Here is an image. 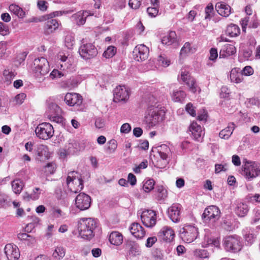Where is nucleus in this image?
<instances>
[{
  "instance_id": "nucleus-60",
  "label": "nucleus",
  "mask_w": 260,
  "mask_h": 260,
  "mask_svg": "<svg viewBox=\"0 0 260 260\" xmlns=\"http://www.w3.org/2000/svg\"><path fill=\"white\" fill-rule=\"evenodd\" d=\"M254 73L253 69L251 67L247 66L245 67L243 70H242V75L245 76H250L252 75Z\"/></svg>"
},
{
  "instance_id": "nucleus-51",
  "label": "nucleus",
  "mask_w": 260,
  "mask_h": 260,
  "mask_svg": "<svg viewBox=\"0 0 260 260\" xmlns=\"http://www.w3.org/2000/svg\"><path fill=\"white\" fill-rule=\"evenodd\" d=\"M52 214L54 218H59L66 215V213L64 212H63L61 209L57 208H54L52 209Z\"/></svg>"
},
{
  "instance_id": "nucleus-32",
  "label": "nucleus",
  "mask_w": 260,
  "mask_h": 260,
  "mask_svg": "<svg viewBox=\"0 0 260 260\" xmlns=\"http://www.w3.org/2000/svg\"><path fill=\"white\" fill-rule=\"evenodd\" d=\"M9 10L19 18H23L26 16V12L19 6L11 4L9 6Z\"/></svg>"
},
{
  "instance_id": "nucleus-63",
  "label": "nucleus",
  "mask_w": 260,
  "mask_h": 260,
  "mask_svg": "<svg viewBox=\"0 0 260 260\" xmlns=\"http://www.w3.org/2000/svg\"><path fill=\"white\" fill-rule=\"evenodd\" d=\"M159 63L164 67H168L170 64V60L162 55L158 57Z\"/></svg>"
},
{
  "instance_id": "nucleus-40",
  "label": "nucleus",
  "mask_w": 260,
  "mask_h": 260,
  "mask_svg": "<svg viewBox=\"0 0 260 260\" xmlns=\"http://www.w3.org/2000/svg\"><path fill=\"white\" fill-rule=\"evenodd\" d=\"M11 185L13 192L16 194H20L23 186L22 181L20 179H16L12 182Z\"/></svg>"
},
{
  "instance_id": "nucleus-23",
  "label": "nucleus",
  "mask_w": 260,
  "mask_h": 260,
  "mask_svg": "<svg viewBox=\"0 0 260 260\" xmlns=\"http://www.w3.org/2000/svg\"><path fill=\"white\" fill-rule=\"evenodd\" d=\"M90 15L88 11H79L72 16V19L78 25H82L85 22L86 18Z\"/></svg>"
},
{
  "instance_id": "nucleus-26",
  "label": "nucleus",
  "mask_w": 260,
  "mask_h": 260,
  "mask_svg": "<svg viewBox=\"0 0 260 260\" xmlns=\"http://www.w3.org/2000/svg\"><path fill=\"white\" fill-rule=\"evenodd\" d=\"M218 13L224 17H228L231 14V7L223 2L217 3L215 6Z\"/></svg>"
},
{
  "instance_id": "nucleus-49",
  "label": "nucleus",
  "mask_w": 260,
  "mask_h": 260,
  "mask_svg": "<svg viewBox=\"0 0 260 260\" xmlns=\"http://www.w3.org/2000/svg\"><path fill=\"white\" fill-rule=\"evenodd\" d=\"M32 219V222L27 224L25 227L26 231L28 232L29 230L33 229L35 227V225L39 223L40 219L36 216L31 217Z\"/></svg>"
},
{
  "instance_id": "nucleus-16",
  "label": "nucleus",
  "mask_w": 260,
  "mask_h": 260,
  "mask_svg": "<svg viewBox=\"0 0 260 260\" xmlns=\"http://www.w3.org/2000/svg\"><path fill=\"white\" fill-rule=\"evenodd\" d=\"M180 79L183 83L187 85L190 91L192 92H195L197 91V85L194 79L185 69L181 70Z\"/></svg>"
},
{
  "instance_id": "nucleus-20",
  "label": "nucleus",
  "mask_w": 260,
  "mask_h": 260,
  "mask_svg": "<svg viewBox=\"0 0 260 260\" xmlns=\"http://www.w3.org/2000/svg\"><path fill=\"white\" fill-rule=\"evenodd\" d=\"M158 236L163 241L170 242L174 239L175 234L171 228L166 226L158 232Z\"/></svg>"
},
{
  "instance_id": "nucleus-31",
  "label": "nucleus",
  "mask_w": 260,
  "mask_h": 260,
  "mask_svg": "<svg viewBox=\"0 0 260 260\" xmlns=\"http://www.w3.org/2000/svg\"><path fill=\"white\" fill-rule=\"evenodd\" d=\"M176 40L177 36L176 32L174 31H171L162 38L161 42L163 44L171 45L175 43Z\"/></svg>"
},
{
  "instance_id": "nucleus-36",
  "label": "nucleus",
  "mask_w": 260,
  "mask_h": 260,
  "mask_svg": "<svg viewBox=\"0 0 260 260\" xmlns=\"http://www.w3.org/2000/svg\"><path fill=\"white\" fill-rule=\"evenodd\" d=\"M66 254L65 248L61 246H57L54 250L52 256L54 260H61L64 256Z\"/></svg>"
},
{
  "instance_id": "nucleus-21",
  "label": "nucleus",
  "mask_w": 260,
  "mask_h": 260,
  "mask_svg": "<svg viewBox=\"0 0 260 260\" xmlns=\"http://www.w3.org/2000/svg\"><path fill=\"white\" fill-rule=\"evenodd\" d=\"M189 131L191 132L193 139L198 141L202 140L204 133L202 131V127L197 122H192L189 127Z\"/></svg>"
},
{
  "instance_id": "nucleus-1",
  "label": "nucleus",
  "mask_w": 260,
  "mask_h": 260,
  "mask_svg": "<svg viewBox=\"0 0 260 260\" xmlns=\"http://www.w3.org/2000/svg\"><path fill=\"white\" fill-rule=\"evenodd\" d=\"M98 226V221L91 218H83L78 223L80 236L84 239L90 240L94 236V231Z\"/></svg>"
},
{
  "instance_id": "nucleus-18",
  "label": "nucleus",
  "mask_w": 260,
  "mask_h": 260,
  "mask_svg": "<svg viewBox=\"0 0 260 260\" xmlns=\"http://www.w3.org/2000/svg\"><path fill=\"white\" fill-rule=\"evenodd\" d=\"M5 253L8 260H18L20 251L18 247L12 244H8L5 247Z\"/></svg>"
},
{
  "instance_id": "nucleus-54",
  "label": "nucleus",
  "mask_w": 260,
  "mask_h": 260,
  "mask_svg": "<svg viewBox=\"0 0 260 260\" xmlns=\"http://www.w3.org/2000/svg\"><path fill=\"white\" fill-rule=\"evenodd\" d=\"M169 160L168 159L166 158V159H161V158L157 160L155 166L157 168L162 169L166 167V166L168 164Z\"/></svg>"
},
{
  "instance_id": "nucleus-57",
  "label": "nucleus",
  "mask_w": 260,
  "mask_h": 260,
  "mask_svg": "<svg viewBox=\"0 0 260 260\" xmlns=\"http://www.w3.org/2000/svg\"><path fill=\"white\" fill-rule=\"evenodd\" d=\"M10 201L11 200L8 196L5 194L0 196V203L2 206H6L8 205Z\"/></svg>"
},
{
  "instance_id": "nucleus-15",
  "label": "nucleus",
  "mask_w": 260,
  "mask_h": 260,
  "mask_svg": "<svg viewBox=\"0 0 260 260\" xmlns=\"http://www.w3.org/2000/svg\"><path fill=\"white\" fill-rule=\"evenodd\" d=\"M113 95L115 102L126 101L129 98V92L126 86H119L114 89Z\"/></svg>"
},
{
  "instance_id": "nucleus-44",
  "label": "nucleus",
  "mask_w": 260,
  "mask_h": 260,
  "mask_svg": "<svg viewBox=\"0 0 260 260\" xmlns=\"http://www.w3.org/2000/svg\"><path fill=\"white\" fill-rule=\"evenodd\" d=\"M155 182L153 179H148L146 180L143 186V190L146 192H149L154 188Z\"/></svg>"
},
{
  "instance_id": "nucleus-2",
  "label": "nucleus",
  "mask_w": 260,
  "mask_h": 260,
  "mask_svg": "<svg viewBox=\"0 0 260 260\" xmlns=\"http://www.w3.org/2000/svg\"><path fill=\"white\" fill-rule=\"evenodd\" d=\"M50 67L48 60L44 57L38 58L34 61V75L39 82L45 79L44 76L49 71Z\"/></svg>"
},
{
  "instance_id": "nucleus-30",
  "label": "nucleus",
  "mask_w": 260,
  "mask_h": 260,
  "mask_svg": "<svg viewBox=\"0 0 260 260\" xmlns=\"http://www.w3.org/2000/svg\"><path fill=\"white\" fill-rule=\"evenodd\" d=\"M235 125L233 122L229 123L228 126L220 131L219 133V137L221 139H228L233 133L235 129Z\"/></svg>"
},
{
  "instance_id": "nucleus-61",
  "label": "nucleus",
  "mask_w": 260,
  "mask_h": 260,
  "mask_svg": "<svg viewBox=\"0 0 260 260\" xmlns=\"http://www.w3.org/2000/svg\"><path fill=\"white\" fill-rule=\"evenodd\" d=\"M26 94L24 93H19L15 97L14 101L17 104H21L26 98Z\"/></svg>"
},
{
  "instance_id": "nucleus-28",
  "label": "nucleus",
  "mask_w": 260,
  "mask_h": 260,
  "mask_svg": "<svg viewBox=\"0 0 260 260\" xmlns=\"http://www.w3.org/2000/svg\"><path fill=\"white\" fill-rule=\"evenodd\" d=\"M37 155L40 157V160L47 159L50 157V153L47 146L39 145L37 149Z\"/></svg>"
},
{
  "instance_id": "nucleus-8",
  "label": "nucleus",
  "mask_w": 260,
  "mask_h": 260,
  "mask_svg": "<svg viewBox=\"0 0 260 260\" xmlns=\"http://www.w3.org/2000/svg\"><path fill=\"white\" fill-rule=\"evenodd\" d=\"M198 235V229L191 225H185L180 231V237L186 243L193 242Z\"/></svg>"
},
{
  "instance_id": "nucleus-47",
  "label": "nucleus",
  "mask_w": 260,
  "mask_h": 260,
  "mask_svg": "<svg viewBox=\"0 0 260 260\" xmlns=\"http://www.w3.org/2000/svg\"><path fill=\"white\" fill-rule=\"evenodd\" d=\"M75 43L74 38L71 35H67L64 39V44L68 48H71Z\"/></svg>"
},
{
  "instance_id": "nucleus-37",
  "label": "nucleus",
  "mask_w": 260,
  "mask_h": 260,
  "mask_svg": "<svg viewBox=\"0 0 260 260\" xmlns=\"http://www.w3.org/2000/svg\"><path fill=\"white\" fill-rule=\"evenodd\" d=\"M240 30L238 25L231 24L226 28V33L231 37L237 36L240 34Z\"/></svg>"
},
{
  "instance_id": "nucleus-34",
  "label": "nucleus",
  "mask_w": 260,
  "mask_h": 260,
  "mask_svg": "<svg viewBox=\"0 0 260 260\" xmlns=\"http://www.w3.org/2000/svg\"><path fill=\"white\" fill-rule=\"evenodd\" d=\"M66 148L68 153L72 154L77 153L81 150L79 143L74 140H70L69 141L68 145L66 146Z\"/></svg>"
},
{
  "instance_id": "nucleus-52",
  "label": "nucleus",
  "mask_w": 260,
  "mask_h": 260,
  "mask_svg": "<svg viewBox=\"0 0 260 260\" xmlns=\"http://www.w3.org/2000/svg\"><path fill=\"white\" fill-rule=\"evenodd\" d=\"M147 161H142L139 166L133 168V171L135 173H140L142 169H146L147 167Z\"/></svg>"
},
{
  "instance_id": "nucleus-25",
  "label": "nucleus",
  "mask_w": 260,
  "mask_h": 260,
  "mask_svg": "<svg viewBox=\"0 0 260 260\" xmlns=\"http://www.w3.org/2000/svg\"><path fill=\"white\" fill-rule=\"evenodd\" d=\"M234 211L239 217H243L247 215L249 211V207L246 203L237 202Z\"/></svg>"
},
{
  "instance_id": "nucleus-39",
  "label": "nucleus",
  "mask_w": 260,
  "mask_h": 260,
  "mask_svg": "<svg viewBox=\"0 0 260 260\" xmlns=\"http://www.w3.org/2000/svg\"><path fill=\"white\" fill-rule=\"evenodd\" d=\"M230 76L231 81L236 83H241L243 80L242 74L238 72L236 69L231 71Z\"/></svg>"
},
{
  "instance_id": "nucleus-22",
  "label": "nucleus",
  "mask_w": 260,
  "mask_h": 260,
  "mask_svg": "<svg viewBox=\"0 0 260 260\" xmlns=\"http://www.w3.org/2000/svg\"><path fill=\"white\" fill-rule=\"evenodd\" d=\"M57 58L61 62L60 64V69L65 70L71 66L73 61L72 58L68 55H66L63 52L59 53L57 55Z\"/></svg>"
},
{
  "instance_id": "nucleus-45",
  "label": "nucleus",
  "mask_w": 260,
  "mask_h": 260,
  "mask_svg": "<svg viewBox=\"0 0 260 260\" xmlns=\"http://www.w3.org/2000/svg\"><path fill=\"white\" fill-rule=\"evenodd\" d=\"M116 52V49L115 47L111 46L107 48L103 53V56L106 58H109L113 57Z\"/></svg>"
},
{
  "instance_id": "nucleus-62",
  "label": "nucleus",
  "mask_w": 260,
  "mask_h": 260,
  "mask_svg": "<svg viewBox=\"0 0 260 260\" xmlns=\"http://www.w3.org/2000/svg\"><path fill=\"white\" fill-rule=\"evenodd\" d=\"M54 194L55 197L58 200L63 199L64 198V193L60 186H58L55 188Z\"/></svg>"
},
{
  "instance_id": "nucleus-7",
  "label": "nucleus",
  "mask_w": 260,
  "mask_h": 260,
  "mask_svg": "<svg viewBox=\"0 0 260 260\" xmlns=\"http://www.w3.org/2000/svg\"><path fill=\"white\" fill-rule=\"evenodd\" d=\"M35 133L38 137L43 140H48L54 134L52 125L49 123L44 122L39 124L35 129Z\"/></svg>"
},
{
  "instance_id": "nucleus-35",
  "label": "nucleus",
  "mask_w": 260,
  "mask_h": 260,
  "mask_svg": "<svg viewBox=\"0 0 260 260\" xmlns=\"http://www.w3.org/2000/svg\"><path fill=\"white\" fill-rule=\"evenodd\" d=\"M158 152L160 158L166 159H168L169 156L171 154L170 148L166 144H162L158 148Z\"/></svg>"
},
{
  "instance_id": "nucleus-14",
  "label": "nucleus",
  "mask_w": 260,
  "mask_h": 260,
  "mask_svg": "<svg viewBox=\"0 0 260 260\" xmlns=\"http://www.w3.org/2000/svg\"><path fill=\"white\" fill-rule=\"evenodd\" d=\"M182 206L177 203L172 204L168 209V215L170 219L175 223H178L181 219Z\"/></svg>"
},
{
  "instance_id": "nucleus-46",
  "label": "nucleus",
  "mask_w": 260,
  "mask_h": 260,
  "mask_svg": "<svg viewBox=\"0 0 260 260\" xmlns=\"http://www.w3.org/2000/svg\"><path fill=\"white\" fill-rule=\"evenodd\" d=\"M213 10L214 9L213 5L211 3L209 4L205 9V12L206 14L205 18L206 19L210 20L212 17Z\"/></svg>"
},
{
  "instance_id": "nucleus-43",
  "label": "nucleus",
  "mask_w": 260,
  "mask_h": 260,
  "mask_svg": "<svg viewBox=\"0 0 260 260\" xmlns=\"http://www.w3.org/2000/svg\"><path fill=\"white\" fill-rule=\"evenodd\" d=\"M244 238L246 242L249 244H251L256 238V235L253 230H248L245 232L244 234Z\"/></svg>"
},
{
  "instance_id": "nucleus-10",
  "label": "nucleus",
  "mask_w": 260,
  "mask_h": 260,
  "mask_svg": "<svg viewBox=\"0 0 260 260\" xmlns=\"http://www.w3.org/2000/svg\"><path fill=\"white\" fill-rule=\"evenodd\" d=\"M141 219L145 226L152 228L156 222V214L153 210H146L141 212Z\"/></svg>"
},
{
  "instance_id": "nucleus-55",
  "label": "nucleus",
  "mask_w": 260,
  "mask_h": 260,
  "mask_svg": "<svg viewBox=\"0 0 260 260\" xmlns=\"http://www.w3.org/2000/svg\"><path fill=\"white\" fill-rule=\"evenodd\" d=\"M158 7H149L147 9V12L148 15L151 17H155L158 13V9L157 8Z\"/></svg>"
},
{
  "instance_id": "nucleus-48",
  "label": "nucleus",
  "mask_w": 260,
  "mask_h": 260,
  "mask_svg": "<svg viewBox=\"0 0 260 260\" xmlns=\"http://www.w3.org/2000/svg\"><path fill=\"white\" fill-rule=\"evenodd\" d=\"M46 173L52 174L54 173L56 169V165L53 162L48 163L44 168Z\"/></svg>"
},
{
  "instance_id": "nucleus-19",
  "label": "nucleus",
  "mask_w": 260,
  "mask_h": 260,
  "mask_svg": "<svg viewBox=\"0 0 260 260\" xmlns=\"http://www.w3.org/2000/svg\"><path fill=\"white\" fill-rule=\"evenodd\" d=\"M44 20H46L45 25V30L46 34H50L53 32L57 29L59 26L58 21L52 17L49 18L48 16H44Z\"/></svg>"
},
{
  "instance_id": "nucleus-38",
  "label": "nucleus",
  "mask_w": 260,
  "mask_h": 260,
  "mask_svg": "<svg viewBox=\"0 0 260 260\" xmlns=\"http://www.w3.org/2000/svg\"><path fill=\"white\" fill-rule=\"evenodd\" d=\"M16 73L10 69H5L3 72L4 80L7 84H9L14 78Z\"/></svg>"
},
{
  "instance_id": "nucleus-27",
  "label": "nucleus",
  "mask_w": 260,
  "mask_h": 260,
  "mask_svg": "<svg viewBox=\"0 0 260 260\" xmlns=\"http://www.w3.org/2000/svg\"><path fill=\"white\" fill-rule=\"evenodd\" d=\"M236 52L235 47L232 44H225L222 46L219 53L220 57H225L232 55Z\"/></svg>"
},
{
  "instance_id": "nucleus-59",
  "label": "nucleus",
  "mask_w": 260,
  "mask_h": 260,
  "mask_svg": "<svg viewBox=\"0 0 260 260\" xmlns=\"http://www.w3.org/2000/svg\"><path fill=\"white\" fill-rule=\"evenodd\" d=\"M108 146L107 147V149L110 151V152H114L117 148V142L116 140L112 139L110 140L108 142Z\"/></svg>"
},
{
  "instance_id": "nucleus-5",
  "label": "nucleus",
  "mask_w": 260,
  "mask_h": 260,
  "mask_svg": "<svg viewBox=\"0 0 260 260\" xmlns=\"http://www.w3.org/2000/svg\"><path fill=\"white\" fill-rule=\"evenodd\" d=\"M242 174L250 180L260 175V166L255 162L246 161L242 166Z\"/></svg>"
},
{
  "instance_id": "nucleus-42",
  "label": "nucleus",
  "mask_w": 260,
  "mask_h": 260,
  "mask_svg": "<svg viewBox=\"0 0 260 260\" xmlns=\"http://www.w3.org/2000/svg\"><path fill=\"white\" fill-rule=\"evenodd\" d=\"M185 96V92L180 90H174L172 95V100L174 102H182Z\"/></svg>"
},
{
  "instance_id": "nucleus-29",
  "label": "nucleus",
  "mask_w": 260,
  "mask_h": 260,
  "mask_svg": "<svg viewBox=\"0 0 260 260\" xmlns=\"http://www.w3.org/2000/svg\"><path fill=\"white\" fill-rule=\"evenodd\" d=\"M109 240L112 244L118 246L123 242V236L118 232H113L110 234Z\"/></svg>"
},
{
  "instance_id": "nucleus-24",
  "label": "nucleus",
  "mask_w": 260,
  "mask_h": 260,
  "mask_svg": "<svg viewBox=\"0 0 260 260\" xmlns=\"http://www.w3.org/2000/svg\"><path fill=\"white\" fill-rule=\"evenodd\" d=\"M132 234L137 238H142L145 234L144 228L138 223L134 222L132 224L130 228Z\"/></svg>"
},
{
  "instance_id": "nucleus-64",
  "label": "nucleus",
  "mask_w": 260,
  "mask_h": 260,
  "mask_svg": "<svg viewBox=\"0 0 260 260\" xmlns=\"http://www.w3.org/2000/svg\"><path fill=\"white\" fill-rule=\"evenodd\" d=\"M131 131V126L128 123H124L120 128V132L121 133L127 134Z\"/></svg>"
},
{
  "instance_id": "nucleus-50",
  "label": "nucleus",
  "mask_w": 260,
  "mask_h": 260,
  "mask_svg": "<svg viewBox=\"0 0 260 260\" xmlns=\"http://www.w3.org/2000/svg\"><path fill=\"white\" fill-rule=\"evenodd\" d=\"M41 190L39 187H36L35 188L32 192L30 194L29 197L30 199H31L33 200H38L39 197L40 195L41 194Z\"/></svg>"
},
{
  "instance_id": "nucleus-12",
  "label": "nucleus",
  "mask_w": 260,
  "mask_h": 260,
  "mask_svg": "<svg viewBox=\"0 0 260 260\" xmlns=\"http://www.w3.org/2000/svg\"><path fill=\"white\" fill-rule=\"evenodd\" d=\"M220 211L219 208L214 205L207 207L202 215V217L206 220H212L214 222L220 217Z\"/></svg>"
},
{
  "instance_id": "nucleus-3",
  "label": "nucleus",
  "mask_w": 260,
  "mask_h": 260,
  "mask_svg": "<svg viewBox=\"0 0 260 260\" xmlns=\"http://www.w3.org/2000/svg\"><path fill=\"white\" fill-rule=\"evenodd\" d=\"M165 112L154 106L148 107L147 114L145 117V121L149 127H152L162 121Z\"/></svg>"
},
{
  "instance_id": "nucleus-17",
  "label": "nucleus",
  "mask_w": 260,
  "mask_h": 260,
  "mask_svg": "<svg viewBox=\"0 0 260 260\" xmlns=\"http://www.w3.org/2000/svg\"><path fill=\"white\" fill-rule=\"evenodd\" d=\"M64 101L69 106L78 108L82 105L83 99L79 94L68 93L65 95Z\"/></svg>"
},
{
  "instance_id": "nucleus-13",
  "label": "nucleus",
  "mask_w": 260,
  "mask_h": 260,
  "mask_svg": "<svg viewBox=\"0 0 260 260\" xmlns=\"http://www.w3.org/2000/svg\"><path fill=\"white\" fill-rule=\"evenodd\" d=\"M90 197L84 193H79L76 198V206L80 210H85L88 209L90 206Z\"/></svg>"
},
{
  "instance_id": "nucleus-6",
  "label": "nucleus",
  "mask_w": 260,
  "mask_h": 260,
  "mask_svg": "<svg viewBox=\"0 0 260 260\" xmlns=\"http://www.w3.org/2000/svg\"><path fill=\"white\" fill-rule=\"evenodd\" d=\"M223 241L224 247L228 251L236 252L241 249V238L236 235L226 236Z\"/></svg>"
},
{
  "instance_id": "nucleus-33",
  "label": "nucleus",
  "mask_w": 260,
  "mask_h": 260,
  "mask_svg": "<svg viewBox=\"0 0 260 260\" xmlns=\"http://www.w3.org/2000/svg\"><path fill=\"white\" fill-rule=\"evenodd\" d=\"M48 107L46 111V115L49 117V115L59 114L60 113V109L59 107L55 103L52 102H48Z\"/></svg>"
},
{
  "instance_id": "nucleus-4",
  "label": "nucleus",
  "mask_w": 260,
  "mask_h": 260,
  "mask_svg": "<svg viewBox=\"0 0 260 260\" xmlns=\"http://www.w3.org/2000/svg\"><path fill=\"white\" fill-rule=\"evenodd\" d=\"M76 174L77 173L75 171L69 172L66 180L69 190L73 193H77L83 188V181Z\"/></svg>"
},
{
  "instance_id": "nucleus-56",
  "label": "nucleus",
  "mask_w": 260,
  "mask_h": 260,
  "mask_svg": "<svg viewBox=\"0 0 260 260\" xmlns=\"http://www.w3.org/2000/svg\"><path fill=\"white\" fill-rule=\"evenodd\" d=\"M142 1V0H129L128 5L132 9H137L141 6Z\"/></svg>"
},
{
  "instance_id": "nucleus-11",
  "label": "nucleus",
  "mask_w": 260,
  "mask_h": 260,
  "mask_svg": "<svg viewBox=\"0 0 260 260\" xmlns=\"http://www.w3.org/2000/svg\"><path fill=\"white\" fill-rule=\"evenodd\" d=\"M149 48L144 44L137 45L133 52V58L137 61L146 60L149 55Z\"/></svg>"
},
{
  "instance_id": "nucleus-58",
  "label": "nucleus",
  "mask_w": 260,
  "mask_h": 260,
  "mask_svg": "<svg viewBox=\"0 0 260 260\" xmlns=\"http://www.w3.org/2000/svg\"><path fill=\"white\" fill-rule=\"evenodd\" d=\"M228 165L226 164H215V173L218 174L221 171L225 172L227 170Z\"/></svg>"
},
{
  "instance_id": "nucleus-41",
  "label": "nucleus",
  "mask_w": 260,
  "mask_h": 260,
  "mask_svg": "<svg viewBox=\"0 0 260 260\" xmlns=\"http://www.w3.org/2000/svg\"><path fill=\"white\" fill-rule=\"evenodd\" d=\"M156 190L157 200L160 202H164L168 196L167 190L162 186H158L156 187Z\"/></svg>"
},
{
  "instance_id": "nucleus-53",
  "label": "nucleus",
  "mask_w": 260,
  "mask_h": 260,
  "mask_svg": "<svg viewBox=\"0 0 260 260\" xmlns=\"http://www.w3.org/2000/svg\"><path fill=\"white\" fill-rule=\"evenodd\" d=\"M242 54L245 60H248L252 54V50L250 48H245L242 50Z\"/></svg>"
},
{
  "instance_id": "nucleus-9",
  "label": "nucleus",
  "mask_w": 260,
  "mask_h": 260,
  "mask_svg": "<svg viewBox=\"0 0 260 260\" xmlns=\"http://www.w3.org/2000/svg\"><path fill=\"white\" fill-rule=\"evenodd\" d=\"M79 53L83 58L89 59L97 55L98 50L92 44L86 43L80 46L79 49Z\"/></svg>"
}]
</instances>
